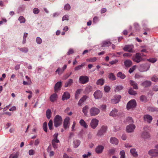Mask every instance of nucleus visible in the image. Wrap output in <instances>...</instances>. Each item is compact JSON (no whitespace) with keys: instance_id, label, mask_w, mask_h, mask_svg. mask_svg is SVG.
<instances>
[{"instance_id":"c85d7f7f","label":"nucleus","mask_w":158,"mask_h":158,"mask_svg":"<svg viewBox=\"0 0 158 158\" xmlns=\"http://www.w3.org/2000/svg\"><path fill=\"white\" fill-rule=\"evenodd\" d=\"M118 111L116 109H114L110 112V116L113 117L116 116L117 114Z\"/></svg>"},{"instance_id":"6e6552de","label":"nucleus","mask_w":158,"mask_h":158,"mask_svg":"<svg viewBox=\"0 0 158 158\" xmlns=\"http://www.w3.org/2000/svg\"><path fill=\"white\" fill-rule=\"evenodd\" d=\"M98 120L96 118L93 119L90 123V125L91 127L93 129H95L98 124Z\"/></svg>"},{"instance_id":"8fccbe9b","label":"nucleus","mask_w":158,"mask_h":158,"mask_svg":"<svg viewBox=\"0 0 158 158\" xmlns=\"http://www.w3.org/2000/svg\"><path fill=\"white\" fill-rule=\"evenodd\" d=\"M123 56L124 57H130L132 56V54L130 53L126 52L124 53Z\"/></svg>"},{"instance_id":"9d476101","label":"nucleus","mask_w":158,"mask_h":158,"mask_svg":"<svg viewBox=\"0 0 158 158\" xmlns=\"http://www.w3.org/2000/svg\"><path fill=\"white\" fill-rule=\"evenodd\" d=\"M135 126L133 124H131L127 126L126 131L128 132H131L133 131L135 128Z\"/></svg>"},{"instance_id":"412c9836","label":"nucleus","mask_w":158,"mask_h":158,"mask_svg":"<svg viewBox=\"0 0 158 158\" xmlns=\"http://www.w3.org/2000/svg\"><path fill=\"white\" fill-rule=\"evenodd\" d=\"M106 128L105 127H102V128L98 131L97 133V135L98 136H101L106 131Z\"/></svg>"},{"instance_id":"2f4dec72","label":"nucleus","mask_w":158,"mask_h":158,"mask_svg":"<svg viewBox=\"0 0 158 158\" xmlns=\"http://www.w3.org/2000/svg\"><path fill=\"white\" fill-rule=\"evenodd\" d=\"M26 78L27 80V81H23V84L24 85H30L31 83V79H30V78L27 76H26Z\"/></svg>"},{"instance_id":"4468645a","label":"nucleus","mask_w":158,"mask_h":158,"mask_svg":"<svg viewBox=\"0 0 158 158\" xmlns=\"http://www.w3.org/2000/svg\"><path fill=\"white\" fill-rule=\"evenodd\" d=\"M148 154L152 156H158V151L156 149H152L149 151Z\"/></svg>"},{"instance_id":"20e7f679","label":"nucleus","mask_w":158,"mask_h":158,"mask_svg":"<svg viewBox=\"0 0 158 158\" xmlns=\"http://www.w3.org/2000/svg\"><path fill=\"white\" fill-rule=\"evenodd\" d=\"M134 46L133 45H125L123 48V50L125 52H135Z\"/></svg>"},{"instance_id":"5fc2aeb1","label":"nucleus","mask_w":158,"mask_h":158,"mask_svg":"<svg viewBox=\"0 0 158 158\" xmlns=\"http://www.w3.org/2000/svg\"><path fill=\"white\" fill-rule=\"evenodd\" d=\"M97 60V59L96 57H94L92 58H90L89 59H87L86 60V61H89V62H94L96 61Z\"/></svg>"},{"instance_id":"bb28decb","label":"nucleus","mask_w":158,"mask_h":158,"mask_svg":"<svg viewBox=\"0 0 158 158\" xmlns=\"http://www.w3.org/2000/svg\"><path fill=\"white\" fill-rule=\"evenodd\" d=\"M151 85V82L150 81H145L142 83V85L145 87L150 86Z\"/></svg>"},{"instance_id":"5701e85b","label":"nucleus","mask_w":158,"mask_h":158,"mask_svg":"<svg viewBox=\"0 0 158 158\" xmlns=\"http://www.w3.org/2000/svg\"><path fill=\"white\" fill-rule=\"evenodd\" d=\"M79 123L80 125L85 128H87L88 125L83 119H81L79 121Z\"/></svg>"},{"instance_id":"f03ea898","label":"nucleus","mask_w":158,"mask_h":158,"mask_svg":"<svg viewBox=\"0 0 158 158\" xmlns=\"http://www.w3.org/2000/svg\"><path fill=\"white\" fill-rule=\"evenodd\" d=\"M132 59L137 63H139L143 60L141 56V53L139 52L135 54V55L132 57Z\"/></svg>"},{"instance_id":"603ef678","label":"nucleus","mask_w":158,"mask_h":158,"mask_svg":"<svg viewBox=\"0 0 158 158\" xmlns=\"http://www.w3.org/2000/svg\"><path fill=\"white\" fill-rule=\"evenodd\" d=\"M120 158H125V153L124 151L123 150L120 152Z\"/></svg>"},{"instance_id":"bf43d9fd","label":"nucleus","mask_w":158,"mask_h":158,"mask_svg":"<svg viewBox=\"0 0 158 158\" xmlns=\"http://www.w3.org/2000/svg\"><path fill=\"white\" fill-rule=\"evenodd\" d=\"M36 40L37 43L38 44H41L42 42V40L39 37L37 38Z\"/></svg>"},{"instance_id":"680f3d73","label":"nucleus","mask_w":158,"mask_h":158,"mask_svg":"<svg viewBox=\"0 0 158 158\" xmlns=\"http://www.w3.org/2000/svg\"><path fill=\"white\" fill-rule=\"evenodd\" d=\"M106 105H102L101 106V109L105 111L106 108Z\"/></svg>"},{"instance_id":"c9c22d12","label":"nucleus","mask_w":158,"mask_h":158,"mask_svg":"<svg viewBox=\"0 0 158 158\" xmlns=\"http://www.w3.org/2000/svg\"><path fill=\"white\" fill-rule=\"evenodd\" d=\"M130 83L134 89H138L137 85L134 81L131 80L130 81Z\"/></svg>"},{"instance_id":"9b49d317","label":"nucleus","mask_w":158,"mask_h":158,"mask_svg":"<svg viewBox=\"0 0 158 158\" xmlns=\"http://www.w3.org/2000/svg\"><path fill=\"white\" fill-rule=\"evenodd\" d=\"M143 119L145 121L150 123L152 120V116L148 114H146L144 116Z\"/></svg>"},{"instance_id":"f257e3e1","label":"nucleus","mask_w":158,"mask_h":158,"mask_svg":"<svg viewBox=\"0 0 158 158\" xmlns=\"http://www.w3.org/2000/svg\"><path fill=\"white\" fill-rule=\"evenodd\" d=\"M63 121L61 117L58 115H56L54 119V124L55 127H57L60 126Z\"/></svg>"},{"instance_id":"f8f14e48","label":"nucleus","mask_w":158,"mask_h":158,"mask_svg":"<svg viewBox=\"0 0 158 158\" xmlns=\"http://www.w3.org/2000/svg\"><path fill=\"white\" fill-rule=\"evenodd\" d=\"M121 98L120 95L115 96L114 98L111 100V102L113 104H116L119 102Z\"/></svg>"},{"instance_id":"c756f323","label":"nucleus","mask_w":158,"mask_h":158,"mask_svg":"<svg viewBox=\"0 0 158 158\" xmlns=\"http://www.w3.org/2000/svg\"><path fill=\"white\" fill-rule=\"evenodd\" d=\"M123 89V86L122 85L116 86L115 87L114 91L115 92H119Z\"/></svg>"},{"instance_id":"13d9d810","label":"nucleus","mask_w":158,"mask_h":158,"mask_svg":"<svg viewBox=\"0 0 158 158\" xmlns=\"http://www.w3.org/2000/svg\"><path fill=\"white\" fill-rule=\"evenodd\" d=\"M39 10L37 8H35L33 10V12L35 14H37L39 12Z\"/></svg>"},{"instance_id":"a211bd4d","label":"nucleus","mask_w":158,"mask_h":158,"mask_svg":"<svg viewBox=\"0 0 158 158\" xmlns=\"http://www.w3.org/2000/svg\"><path fill=\"white\" fill-rule=\"evenodd\" d=\"M61 86V82L59 81L57 82L55 85V92H57L60 88Z\"/></svg>"},{"instance_id":"473e14b6","label":"nucleus","mask_w":158,"mask_h":158,"mask_svg":"<svg viewBox=\"0 0 158 158\" xmlns=\"http://www.w3.org/2000/svg\"><path fill=\"white\" fill-rule=\"evenodd\" d=\"M46 114L47 118L48 119H49L51 117L52 114V112L51 110L49 109H48L46 111Z\"/></svg>"},{"instance_id":"4c0bfd02","label":"nucleus","mask_w":158,"mask_h":158,"mask_svg":"<svg viewBox=\"0 0 158 158\" xmlns=\"http://www.w3.org/2000/svg\"><path fill=\"white\" fill-rule=\"evenodd\" d=\"M104 80L102 78H101L98 80L97 81L96 84L97 85H102L104 83Z\"/></svg>"},{"instance_id":"423d86ee","label":"nucleus","mask_w":158,"mask_h":158,"mask_svg":"<svg viewBox=\"0 0 158 158\" xmlns=\"http://www.w3.org/2000/svg\"><path fill=\"white\" fill-rule=\"evenodd\" d=\"M136 106V102L135 100H132L127 103V109L129 110L132 109L135 107Z\"/></svg>"},{"instance_id":"338daca9","label":"nucleus","mask_w":158,"mask_h":158,"mask_svg":"<svg viewBox=\"0 0 158 158\" xmlns=\"http://www.w3.org/2000/svg\"><path fill=\"white\" fill-rule=\"evenodd\" d=\"M34 151L33 150H30L29 151V154L30 155H32L34 154Z\"/></svg>"},{"instance_id":"1a4fd4ad","label":"nucleus","mask_w":158,"mask_h":158,"mask_svg":"<svg viewBox=\"0 0 158 158\" xmlns=\"http://www.w3.org/2000/svg\"><path fill=\"white\" fill-rule=\"evenodd\" d=\"M70 118L69 117H67L64 119L63 123V127L66 130L69 128V124Z\"/></svg>"},{"instance_id":"cd10ccee","label":"nucleus","mask_w":158,"mask_h":158,"mask_svg":"<svg viewBox=\"0 0 158 158\" xmlns=\"http://www.w3.org/2000/svg\"><path fill=\"white\" fill-rule=\"evenodd\" d=\"M142 137L144 139H147L150 138V135L149 133L144 132L142 134Z\"/></svg>"},{"instance_id":"69168bd1","label":"nucleus","mask_w":158,"mask_h":158,"mask_svg":"<svg viewBox=\"0 0 158 158\" xmlns=\"http://www.w3.org/2000/svg\"><path fill=\"white\" fill-rule=\"evenodd\" d=\"M18 156V154L17 153H16V154L13 155H11L10 157V158L11 156H12V158H17Z\"/></svg>"},{"instance_id":"2eb2a0df","label":"nucleus","mask_w":158,"mask_h":158,"mask_svg":"<svg viewBox=\"0 0 158 158\" xmlns=\"http://www.w3.org/2000/svg\"><path fill=\"white\" fill-rule=\"evenodd\" d=\"M94 98L96 99L101 98L102 97V94L100 91H97L94 94Z\"/></svg>"},{"instance_id":"f704fd0d","label":"nucleus","mask_w":158,"mask_h":158,"mask_svg":"<svg viewBox=\"0 0 158 158\" xmlns=\"http://www.w3.org/2000/svg\"><path fill=\"white\" fill-rule=\"evenodd\" d=\"M109 79L112 81H114L116 80V77L112 73H110L108 75Z\"/></svg>"},{"instance_id":"052dcab7","label":"nucleus","mask_w":158,"mask_h":158,"mask_svg":"<svg viewBox=\"0 0 158 158\" xmlns=\"http://www.w3.org/2000/svg\"><path fill=\"white\" fill-rule=\"evenodd\" d=\"M115 151V149H110L109 150V154H113Z\"/></svg>"},{"instance_id":"f3484780","label":"nucleus","mask_w":158,"mask_h":158,"mask_svg":"<svg viewBox=\"0 0 158 158\" xmlns=\"http://www.w3.org/2000/svg\"><path fill=\"white\" fill-rule=\"evenodd\" d=\"M104 149V147L102 146L98 145L95 149L96 152L98 154L101 153L102 152Z\"/></svg>"},{"instance_id":"6ab92c4d","label":"nucleus","mask_w":158,"mask_h":158,"mask_svg":"<svg viewBox=\"0 0 158 158\" xmlns=\"http://www.w3.org/2000/svg\"><path fill=\"white\" fill-rule=\"evenodd\" d=\"M70 95L69 93L67 92H66L64 93L62 96V100L64 101L67 100L70 98Z\"/></svg>"},{"instance_id":"de8ad7c7","label":"nucleus","mask_w":158,"mask_h":158,"mask_svg":"<svg viewBox=\"0 0 158 158\" xmlns=\"http://www.w3.org/2000/svg\"><path fill=\"white\" fill-rule=\"evenodd\" d=\"M76 125V123L75 121H74L73 123V124L72 125L71 127V131H75V126Z\"/></svg>"},{"instance_id":"774afa93","label":"nucleus","mask_w":158,"mask_h":158,"mask_svg":"<svg viewBox=\"0 0 158 158\" xmlns=\"http://www.w3.org/2000/svg\"><path fill=\"white\" fill-rule=\"evenodd\" d=\"M81 91H82V89H77L76 92L75 94L79 95L80 94Z\"/></svg>"},{"instance_id":"ddd939ff","label":"nucleus","mask_w":158,"mask_h":158,"mask_svg":"<svg viewBox=\"0 0 158 158\" xmlns=\"http://www.w3.org/2000/svg\"><path fill=\"white\" fill-rule=\"evenodd\" d=\"M88 98V97L87 96H84L79 101L78 103V105L79 106H81L83 103L86 101Z\"/></svg>"},{"instance_id":"4be33fe9","label":"nucleus","mask_w":158,"mask_h":158,"mask_svg":"<svg viewBox=\"0 0 158 158\" xmlns=\"http://www.w3.org/2000/svg\"><path fill=\"white\" fill-rule=\"evenodd\" d=\"M110 143L113 144L117 145L118 143V139L114 137H112L110 138Z\"/></svg>"},{"instance_id":"79ce46f5","label":"nucleus","mask_w":158,"mask_h":158,"mask_svg":"<svg viewBox=\"0 0 158 158\" xmlns=\"http://www.w3.org/2000/svg\"><path fill=\"white\" fill-rule=\"evenodd\" d=\"M129 94L131 95H135L137 94L136 92L132 89H130L128 91Z\"/></svg>"},{"instance_id":"a19ab883","label":"nucleus","mask_w":158,"mask_h":158,"mask_svg":"<svg viewBox=\"0 0 158 158\" xmlns=\"http://www.w3.org/2000/svg\"><path fill=\"white\" fill-rule=\"evenodd\" d=\"M48 126L49 129L50 130H52L53 129V122L52 120H50L48 123Z\"/></svg>"},{"instance_id":"6e6d98bb","label":"nucleus","mask_w":158,"mask_h":158,"mask_svg":"<svg viewBox=\"0 0 158 158\" xmlns=\"http://www.w3.org/2000/svg\"><path fill=\"white\" fill-rule=\"evenodd\" d=\"M70 5L68 4H66L64 7V9L65 10H69L70 9Z\"/></svg>"},{"instance_id":"58836bf2","label":"nucleus","mask_w":158,"mask_h":158,"mask_svg":"<svg viewBox=\"0 0 158 158\" xmlns=\"http://www.w3.org/2000/svg\"><path fill=\"white\" fill-rule=\"evenodd\" d=\"M58 134L57 133H55L53 135V139L52 141H56V143H59L60 141L59 140L57 139V137L58 136Z\"/></svg>"},{"instance_id":"09e8293b","label":"nucleus","mask_w":158,"mask_h":158,"mask_svg":"<svg viewBox=\"0 0 158 158\" xmlns=\"http://www.w3.org/2000/svg\"><path fill=\"white\" fill-rule=\"evenodd\" d=\"M151 80L152 81L156 82L158 81V77L157 76H154L151 78Z\"/></svg>"},{"instance_id":"39448f33","label":"nucleus","mask_w":158,"mask_h":158,"mask_svg":"<svg viewBox=\"0 0 158 158\" xmlns=\"http://www.w3.org/2000/svg\"><path fill=\"white\" fill-rule=\"evenodd\" d=\"M150 66L147 64H143L139 65V69L141 72H143L147 71L149 68Z\"/></svg>"},{"instance_id":"a18cd8bd","label":"nucleus","mask_w":158,"mask_h":158,"mask_svg":"<svg viewBox=\"0 0 158 158\" xmlns=\"http://www.w3.org/2000/svg\"><path fill=\"white\" fill-rule=\"evenodd\" d=\"M136 66L134 65L132 66V67L130 68L129 70V72L130 73H132L136 69Z\"/></svg>"},{"instance_id":"72a5a7b5","label":"nucleus","mask_w":158,"mask_h":158,"mask_svg":"<svg viewBox=\"0 0 158 158\" xmlns=\"http://www.w3.org/2000/svg\"><path fill=\"white\" fill-rule=\"evenodd\" d=\"M130 152L132 155L135 156L137 157L138 156L137 152H136L135 149V148H132L130 150Z\"/></svg>"},{"instance_id":"aec40b11","label":"nucleus","mask_w":158,"mask_h":158,"mask_svg":"<svg viewBox=\"0 0 158 158\" xmlns=\"http://www.w3.org/2000/svg\"><path fill=\"white\" fill-rule=\"evenodd\" d=\"M57 94L55 93L51 95L50 97V99L51 102H54L57 100Z\"/></svg>"},{"instance_id":"864d4df0","label":"nucleus","mask_w":158,"mask_h":158,"mask_svg":"<svg viewBox=\"0 0 158 158\" xmlns=\"http://www.w3.org/2000/svg\"><path fill=\"white\" fill-rule=\"evenodd\" d=\"M20 23H24L25 21V19L23 16H20L19 19Z\"/></svg>"},{"instance_id":"393cba45","label":"nucleus","mask_w":158,"mask_h":158,"mask_svg":"<svg viewBox=\"0 0 158 158\" xmlns=\"http://www.w3.org/2000/svg\"><path fill=\"white\" fill-rule=\"evenodd\" d=\"M80 143L81 142L79 140L75 139L73 142V146L74 148H77L80 145Z\"/></svg>"},{"instance_id":"37998d69","label":"nucleus","mask_w":158,"mask_h":158,"mask_svg":"<svg viewBox=\"0 0 158 158\" xmlns=\"http://www.w3.org/2000/svg\"><path fill=\"white\" fill-rule=\"evenodd\" d=\"M111 44V43L109 41H105L103 43L102 47H104L106 46H107L108 45H110Z\"/></svg>"},{"instance_id":"e433bc0d","label":"nucleus","mask_w":158,"mask_h":158,"mask_svg":"<svg viewBox=\"0 0 158 158\" xmlns=\"http://www.w3.org/2000/svg\"><path fill=\"white\" fill-rule=\"evenodd\" d=\"M118 77H119L121 79H123L126 77L125 75L121 72H118L117 75Z\"/></svg>"},{"instance_id":"e2e57ef3","label":"nucleus","mask_w":158,"mask_h":158,"mask_svg":"<svg viewBox=\"0 0 158 158\" xmlns=\"http://www.w3.org/2000/svg\"><path fill=\"white\" fill-rule=\"evenodd\" d=\"M118 60H114L110 61L109 63L111 64H113L117 63L118 62Z\"/></svg>"},{"instance_id":"49530a36","label":"nucleus","mask_w":158,"mask_h":158,"mask_svg":"<svg viewBox=\"0 0 158 158\" xmlns=\"http://www.w3.org/2000/svg\"><path fill=\"white\" fill-rule=\"evenodd\" d=\"M91 155V153L88 152L87 154H84L82 155L83 158H88Z\"/></svg>"},{"instance_id":"ea45409f","label":"nucleus","mask_w":158,"mask_h":158,"mask_svg":"<svg viewBox=\"0 0 158 158\" xmlns=\"http://www.w3.org/2000/svg\"><path fill=\"white\" fill-rule=\"evenodd\" d=\"M140 100L143 102H146L147 101V99L146 97L143 95L141 96L140 97Z\"/></svg>"},{"instance_id":"a878e982","label":"nucleus","mask_w":158,"mask_h":158,"mask_svg":"<svg viewBox=\"0 0 158 158\" xmlns=\"http://www.w3.org/2000/svg\"><path fill=\"white\" fill-rule=\"evenodd\" d=\"M73 83V80L71 79H69L68 81L65 83L64 87H69Z\"/></svg>"},{"instance_id":"3c124183","label":"nucleus","mask_w":158,"mask_h":158,"mask_svg":"<svg viewBox=\"0 0 158 158\" xmlns=\"http://www.w3.org/2000/svg\"><path fill=\"white\" fill-rule=\"evenodd\" d=\"M110 88L108 86H105L104 87V90L106 92H109L110 90Z\"/></svg>"},{"instance_id":"c03bdc74","label":"nucleus","mask_w":158,"mask_h":158,"mask_svg":"<svg viewBox=\"0 0 158 158\" xmlns=\"http://www.w3.org/2000/svg\"><path fill=\"white\" fill-rule=\"evenodd\" d=\"M47 123L46 122H45L43 123V129L44 131L46 132H47Z\"/></svg>"},{"instance_id":"dca6fc26","label":"nucleus","mask_w":158,"mask_h":158,"mask_svg":"<svg viewBox=\"0 0 158 158\" xmlns=\"http://www.w3.org/2000/svg\"><path fill=\"white\" fill-rule=\"evenodd\" d=\"M124 65L127 68L130 67L132 64V61L130 60H125L124 62Z\"/></svg>"},{"instance_id":"4d7b16f0","label":"nucleus","mask_w":158,"mask_h":158,"mask_svg":"<svg viewBox=\"0 0 158 158\" xmlns=\"http://www.w3.org/2000/svg\"><path fill=\"white\" fill-rule=\"evenodd\" d=\"M148 60L152 63H154L156 61V60L155 58H151L150 59H148Z\"/></svg>"},{"instance_id":"7c9ffc66","label":"nucleus","mask_w":158,"mask_h":158,"mask_svg":"<svg viewBox=\"0 0 158 158\" xmlns=\"http://www.w3.org/2000/svg\"><path fill=\"white\" fill-rule=\"evenodd\" d=\"M67 65H64L62 68V71H61V72H60L59 71L60 70V68H58V69L56 71V73H57L59 75H60L61 74L64 72V70L66 68Z\"/></svg>"},{"instance_id":"0eeeda50","label":"nucleus","mask_w":158,"mask_h":158,"mask_svg":"<svg viewBox=\"0 0 158 158\" xmlns=\"http://www.w3.org/2000/svg\"><path fill=\"white\" fill-rule=\"evenodd\" d=\"M89 78L86 76H81L79 78V82L82 84H85L88 82Z\"/></svg>"},{"instance_id":"0e129e2a","label":"nucleus","mask_w":158,"mask_h":158,"mask_svg":"<svg viewBox=\"0 0 158 158\" xmlns=\"http://www.w3.org/2000/svg\"><path fill=\"white\" fill-rule=\"evenodd\" d=\"M56 143V141H52V144L54 148H57V145Z\"/></svg>"},{"instance_id":"7ed1b4c3","label":"nucleus","mask_w":158,"mask_h":158,"mask_svg":"<svg viewBox=\"0 0 158 158\" xmlns=\"http://www.w3.org/2000/svg\"><path fill=\"white\" fill-rule=\"evenodd\" d=\"M99 113V110L96 107H92L89 110V113L91 116L96 115L98 114Z\"/></svg>"},{"instance_id":"b1692460","label":"nucleus","mask_w":158,"mask_h":158,"mask_svg":"<svg viewBox=\"0 0 158 158\" xmlns=\"http://www.w3.org/2000/svg\"><path fill=\"white\" fill-rule=\"evenodd\" d=\"M89 108V107L88 105H85L83 107L82 109V112L85 115H87Z\"/></svg>"}]
</instances>
